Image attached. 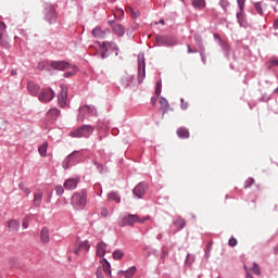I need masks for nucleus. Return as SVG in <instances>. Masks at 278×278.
Segmentation results:
<instances>
[{"label":"nucleus","instance_id":"nucleus-61","mask_svg":"<svg viewBox=\"0 0 278 278\" xmlns=\"http://www.w3.org/2000/svg\"><path fill=\"white\" fill-rule=\"evenodd\" d=\"M101 58H102V59H104V58H105V52H103V53L101 54Z\"/></svg>","mask_w":278,"mask_h":278},{"label":"nucleus","instance_id":"nucleus-57","mask_svg":"<svg viewBox=\"0 0 278 278\" xmlns=\"http://www.w3.org/2000/svg\"><path fill=\"white\" fill-rule=\"evenodd\" d=\"M108 23H109V25L112 26V25H114V20H110Z\"/></svg>","mask_w":278,"mask_h":278},{"label":"nucleus","instance_id":"nucleus-40","mask_svg":"<svg viewBox=\"0 0 278 278\" xmlns=\"http://www.w3.org/2000/svg\"><path fill=\"white\" fill-rule=\"evenodd\" d=\"M125 15V11H123V9H117L115 12H114V16L115 18H121Z\"/></svg>","mask_w":278,"mask_h":278},{"label":"nucleus","instance_id":"nucleus-59","mask_svg":"<svg viewBox=\"0 0 278 278\" xmlns=\"http://www.w3.org/2000/svg\"><path fill=\"white\" fill-rule=\"evenodd\" d=\"M157 240H162V233L157 235Z\"/></svg>","mask_w":278,"mask_h":278},{"label":"nucleus","instance_id":"nucleus-27","mask_svg":"<svg viewBox=\"0 0 278 278\" xmlns=\"http://www.w3.org/2000/svg\"><path fill=\"white\" fill-rule=\"evenodd\" d=\"M47 149H49V142H43L39 148L38 152L41 157H47Z\"/></svg>","mask_w":278,"mask_h":278},{"label":"nucleus","instance_id":"nucleus-49","mask_svg":"<svg viewBox=\"0 0 278 278\" xmlns=\"http://www.w3.org/2000/svg\"><path fill=\"white\" fill-rule=\"evenodd\" d=\"M237 3L238 8H242L247 3V0H237Z\"/></svg>","mask_w":278,"mask_h":278},{"label":"nucleus","instance_id":"nucleus-63","mask_svg":"<svg viewBox=\"0 0 278 278\" xmlns=\"http://www.w3.org/2000/svg\"><path fill=\"white\" fill-rule=\"evenodd\" d=\"M215 38H218V35H215Z\"/></svg>","mask_w":278,"mask_h":278},{"label":"nucleus","instance_id":"nucleus-50","mask_svg":"<svg viewBox=\"0 0 278 278\" xmlns=\"http://www.w3.org/2000/svg\"><path fill=\"white\" fill-rule=\"evenodd\" d=\"M181 109L188 110V102H185L184 100H181Z\"/></svg>","mask_w":278,"mask_h":278},{"label":"nucleus","instance_id":"nucleus-48","mask_svg":"<svg viewBox=\"0 0 278 278\" xmlns=\"http://www.w3.org/2000/svg\"><path fill=\"white\" fill-rule=\"evenodd\" d=\"M220 5H222V8H224V10H226V8H229V1H227V0H222V1H220Z\"/></svg>","mask_w":278,"mask_h":278},{"label":"nucleus","instance_id":"nucleus-52","mask_svg":"<svg viewBox=\"0 0 278 278\" xmlns=\"http://www.w3.org/2000/svg\"><path fill=\"white\" fill-rule=\"evenodd\" d=\"M166 255H168V252L165 249H163L161 257H166Z\"/></svg>","mask_w":278,"mask_h":278},{"label":"nucleus","instance_id":"nucleus-41","mask_svg":"<svg viewBox=\"0 0 278 278\" xmlns=\"http://www.w3.org/2000/svg\"><path fill=\"white\" fill-rule=\"evenodd\" d=\"M20 190H23L25 194H31V191L29 190V188H27L23 182L20 184Z\"/></svg>","mask_w":278,"mask_h":278},{"label":"nucleus","instance_id":"nucleus-25","mask_svg":"<svg viewBox=\"0 0 278 278\" xmlns=\"http://www.w3.org/2000/svg\"><path fill=\"white\" fill-rule=\"evenodd\" d=\"M113 31L117 36H125V27L123 25H121V24H115L113 26Z\"/></svg>","mask_w":278,"mask_h":278},{"label":"nucleus","instance_id":"nucleus-44","mask_svg":"<svg viewBox=\"0 0 278 278\" xmlns=\"http://www.w3.org/2000/svg\"><path fill=\"white\" fill-rule=\"evenodd\" d=\"M46 67H47V62L45 61L39 62L37 65L38 71H45Z\"/></svg>","mask_w":278,"mask_h":278},{"label":"nucleus","instance_id":"nucleus-58","mask_svg":"<svg viewBox=\"0 0 278 278\" xmlns=\"http://www.w3.org/2000/svg\"><path fill=\"white\" fill-rule=\"evenodd\" d=\"M11 75H13V76L16 75V71H15V70H12V71H11Z\"/></svg>","mask_w":278,"mask_h":278},{"label":"nucleus","instance_id":"nucleus-42","mask_svg":"<svg viewBox=\"0 0 278 278\" xmlns=\"http://www.w3.org/2000/svg\"><path fill=\"white\" fill-rule=\"evenodd\" d=\"M55 192L59 197H62V194H64V187L62 186H56L55 187Z\"/></svg>","mask_w":278,"mask_h":278},{"label":"nucleus","instance_id":"nucleus-18","mask_svg":"<svg viewBox=\"0 0 278 278\" xmlns=\"http://www.w3.org/2000/svg\"><path fill=\"white\" fill-rule=\"evenodd\" d=\"M101 264L102 266H100V268H102V270L105 273V275H112V266L110 265V262H108V260L102 258L101 260Z\"/></svg>","mask_w":278,"mask_h":278},{"label":"nucleus","instance_id":"nucleus-15","mask_svg":"<svg viewBox=\"0 0 278 278\" xmlns=\"http://www.w3.org/2000/svg\"><path fill=\"white\" fill-rule=\"evenodd\" d=\"M106 249H108V244H105L104 242L97 243L96 255H98V257H105Z\"/></svg>","mask_w":278,"mask_h":278},{"label":"nucleus","instance_id":"nucleus-14","mask_svg":"<svg viewBox=\"0 0 278 278\" xmlns=\"http://www.w3.org/2000/svg\"><path fill=\"white\" fill-rule=\"evenodd\" d=\"M81 251H90V243L88 241H81L78 247L74 249L75 255H79Z\"/></svg>","mask_w":278,"mask_h":278},{"label":"nucleus","instance_id":"nucleus-43","mask_svg":"<svg viewBox=\"0 0 278 278\" xmlns=\"http://www.w3.org/2000/svg\"><path fill=\"white\" fill-rule=\"evenodd\" d=\"M253 184H255V180L253 178H249L247 181H245V185H244V188H251V186H253Z\"/></svg>","mask_w":278,"mask_h":278},{"label":"nucleus","instance_id":"nucleus-20","mask_svg":"<svg viewBox=\"0 0 278 278\" xmlns=\"http://www.w3.org/2000/svg\"><path fill=\"white\" fill-rule=\"evenodd\" d=\"M40 240L43 244H49V228H42L40 233Z\"/></svg>","mask_w":278,"mask_h":278},{"label":"nucleus","instance_id":"nucleus-1","mask_svg":"<svg viewBox=\"0 0 278 278\" xmlns=\"http://www.w3.org/2000/svg\"><path fill=\"white\" fill-rule=\"evenodd\" d=\"M147 220H149V217L140 218L138 215L127 214V215L122 216L118 219V225H119V227H127V226L134 227V225H136V223L144 224V223H147Z\"/></svg>","mask_w":278,"mask_h":278},{"label":"nucleus","instance_id":"nucleus-13","mask_svg":"<svg viewBox=\"0 0 278 278\" xmlns=\"http://www.w3.org/2000/svg\"><path fill=\"white\" fill-rule=\"evenodd\" d=\"M77 184H79V178H68L64 181L65 190H75L77 188Z\"/></svg>","mask_w":278,"mask_h":278},{"label":"nucleus","instance_id":"nucleus-62","mask_svg":"<svg viewBox=\"0 0 278 278\" xmlns=\"http://www.w3.org/2000/svg\"><path fill=\"white\" fill-rule=\"evenodd\" d=\"M189 53H192V50H190V48H189Z\"/></svg>","mask_w":278,"mask_h":278},{"label":"nucleus","instance_id":"nucleus-31","mask_svg":"<svg viewBox=\"0 0 278 278\" xmlns=\"http://www.w3.org/2000/svg\"><path fill=\"white\" fill-rule=\"evenodd\" d=\"M134 81V77L131 76H123L122 84L125 86V88H129L131 86V83Z\"/></svg>","mask_w":278,"mask_h":278},{"label":"nucleus","instance_id":"nucleus-26","mask_svg":"<svg viewBox=\"0 0 278 278\" xmlns=\"http://www.w3.org/2000/svg\"><path fill=\"white\" fill-rule=\"evenodd\" d=\"M156 41L159 45H167V46L173 45V40H170V38L166 36L157 37Z\"/></svg>","mask_w":278,"mask_h":278},{"label":"nucleus","instance_id":"nucleus-29","mask_svg":"<svg viewBox=\"0 0 278 278\" xmlns=\"http://www.w3.org/2000/svg\"><path fill=\"white\" fill-rule=\"evenodd\" d=\"M92 36H94V38H105V31H103L101 27H96L92 30Z\"/></svg>","mask_w":278,"mask_h":278},{"label":"nucleus","instance_id":"nucleus-35","mask_svg":"<svg viewBox=\"0 0 278 278\" xmlns=\"http://www.w3.org/2000/svg\"><path fill=\"white\" fill-rule=\"evenodd\" d=\"M176 226L178 229H184V227H186V220L181 217H178L176 220Z\"/></svg>","mask_w":278,"mask_h":278},{"label":"nucleus","instance_id":"nucleus-33","mask_svg":"<svg viewBox=\"0 0 278 278\" xmlns=\"http://www.w3.org/2000/svg\"><path fill=\"white\" fill-rule=\"evenodd\" d=\"M126 12L130 13L131 18H138L140 16V11H134L131 7H127Z\"/></svg>","mask_w":278,"mask_h":278},{"label":"nucleus","instance_id":"nucleus-32","mask_svg":"<svg viewBox=\"0 0 278 278\" xmlns=\"http://www.w3.org/2000/svg\"><path fill=\"white\" fill-rule=\"evenodd\" d=\"M123 257H125V252L122 250H115L113 252V260H123Z\"/></svg>","mask_w":278,"mask_h":278},{"label":"nucleus","instance_id":"nucleus-5","mask_svg":"<svg viewBox=\"0 0 278 278\" xmlns=\"http://www.w3.org/2000/svg\"><path fill=\"white\" fill-rule=\"evenodd\" d=\"M147 190H149V186L146 182H139L132 190V193L138 199H142L144 194H147Z\"/></svg>","mask_w":278,"mask_h":278},{"label":"nucleus","instance_id":"nucleus-37","mask_svg":"<svg viewBox=\"0 0 278 278\" xmlns=\"http://www.w3.org/2000/svg\"><path fill=\"white\" fill-rule=\"evenodd\" d=\"M252 273H254V275H262V270L260 269V265H257V263H253V267H252Z\"/></svg>","mask_w":278,"mask_h":278},{"label":"nucleus","instance_id":"nucleus-9","mask_svg":"<svg viewBox=\"0 0 278 278\" xmlns=\"http://www.w3.org/2000/svg\"><path fill=\"white\" fill-rule=\"evenodd\" d=\"M68 99V90L61 86V92L58 96V102L60 108H64L66 105V100Z\"/></svg>","mask_w":278,"mask_h":278},{"label":"nucleus","instance_id":"nucleus-56","mask_svg":"<svg viewBox=\"0 0 278 278\" xmlns=\"http://www.w3.org/2000/svg\"><path fill=\"white\" fill-rule=\"evenodd\" d=\"M271 64H274L275 66H278V60H273Z\"/></svg>","mask_w":278,"mask_h":278},{"label":"nucleus","instance_id":"nucleus-47","mask_svg":"<svg viewBox=\"0 0 278 278\" xmlns=\"http://www.w3.org/2000/svg\"><path fill=\"white\" fill-rule=\"evenodd\" d=\"M108 215H109V211L105 207H102L101 216H103V218H108Z\"/></svg>","mask_w":278,"mask_h":278},{"label":"nucleus","instance_id":"nucleus-46","mask_svg":"<svg viewBox=\"0 0 278 278\" xmlns=\"http://www.w3.org/2000/svg\"><path fill=\"white\" fill-rule=\"evenodd\" d=\"M229 247H237L238 240L236 238H230L228 242Z\"/></svg>","mask_w":278,"mask_h":278},{"label":"nucleus","instance_id":"nucleus-17","mask_svg":"<svg viewBox=\"0 0 278 278\" xmlns=\"http://www.w3.org/2000/svg\"><path fill=\"white\" fill-rule=\"evenodd\" d=\"M0 45L2 47H8V45H10V37L5 34L3 27L0 28Z\"/></svg>","mask_w":278,"mask_h":278},{"label":"nucleus","instance_id":"nucleus-60","mask_svg":"<svg viewBox=\"0 0 278 278\" xmlns=\"http://www.w3.org/2000/svg\"><path fill=\"white\" fill-rule=\"evenodd\" d=\"M161 25H164V20H160L159 22Z\"/></svg>","mask_w":278,"mask_h":278},{"label":"nucleus","instance_id":"nucleus-2","mask_svg":"<svg viewBox=\"0 0 278 278\" xmlns=\"http://www.w3.org/2000/svg\"><path fill=\"white\" fill-rule=\"evenodd\" d=\"M88 201V191L83 189L81 192H75L72 195V205L76 207V210H84L86 207V203Z\"/></svg>","mask_w":278,"mask_h":278},{"label":"nucleus","instance_id":"nucleus-23","mask_svg":"<svg viewBox=\"0 0 278 278\" xmlns=\"http://www.w3.org/2000/svg\"><path fill=\"white\" fill-rule=\"evenodd\" d=\"M191 4L195 10H204L205 0H191Z\"/></svg>","mask_w":278,"mask_h":278},{"label":"nucleus","instance_id":"nucleus-54","mask_svg":"<svg viewBox=\"0 0 278 278\" xmlns=\"http://www.w3.org/2000/svg\"><path fill=\"white\" fill-rule=\"evenodd\" d=\"M3 27V29H7L8 26H5V23L0 21V28Z\"/></svg>","mask_w":278,"mask_h":278},{"label":"nucleus","instance_id":"nucleus-39","mask_svg":"<svg viewBox=\"0 0 278 278\" xmlns=\"http://www.w3.org/2000/svg\"><path fill=\"white\" fill-rule=\"evenodd\" d=\"M155 94L156 97H160V94H162V81L156 83Z\"/></svg>","mask_w":278,"mask_h":278},{"label":"nucleus","instance_id":"nucleus-51","mask_svg":"<svg viewBox=\"0 0 278 278\" xmlns=\"http://www.w3.org/2000/svg\"><path fill=\"white\" fill-rule=\"evenodd\" d=\"M22 226H23L24 229H27V227H29V224L27 223V219L23 220Z\"/></svg>","mask_w":278,"mask_h":278},{"label":"nucleus","instance_id":"nucleus-4","mask_svg":"<svg viewBox=\"0 0 278 278\" xmlns=\"http://www.w3.org/2000/svg\"><path fill=\"white\" fill-rule=\"evenodd\" d=\"M55 97V92L51 88H47L41 90L39 93V101L41 103H49V101H53V98Z\"/></svg>","mask_w":278,"mask_h":278},{"label":"nucleus","instance_id":"nucleus-55","mask_svg":"<svg viewBox=\"0 0 278 278\" xmlns=\"http://www.w3.org/2000/svg\"><path fill=\"white\" fill-rule=\"evenodd\" d=\"M274 27H275L276 29H278V20H276V21L274 22Z\"/></svg>","mask_w":278,"mask_h":278},{"label":"nucleus","instance_id":"nucleus-8","mask_svg":"<svg viewBox=\"0 0 278 278\" xmlns=\"http://www.w3.org/2000/svg\"><path fill=\"white\" fill-rule=\"evenodd\" d=\"M144 77H147V70L144 65V60L139 61L138 63V81L142 84L144 81Z\"/></svg>","mask_w":278,"mask_h":278},{"label":"nucleus","instance_id":"nucleus-64","mask_svg":"<svg viewBox=\"0 0 278 278\" xmlns=\"http://www.w3.org/2000/svg\"><path fill=\"white\" fill-rule=\"evenodd\" d=\"M276 92L278 93V88L276 89Z\"/></svg>","mask_w":278,"mask_h":278},{"label":"nucleus","instance_id":"nucleus-24","mask_svg":"<svg viewBox=\"0 0 278 278\" xmlns=\"http://www.w3.org/2000/svg\"><path fill=\"white\" fill-rule=\"evenodd\" d=\"M177 136L178 138H190V131L188 128L181 127L177 129Z\"/></svg>","mask_w":278,"mask_h":278},{"label":"nucleus","instance_id":"nucleus-36","mask_svg":"<svg viewBox=\"0 0 278 278\" xmlns=\"http://www.w3.org/2000/svg\"><path fill=\"white\" fill-rule=\"evenodd\" d=\"M160 104H161V110H164V112H166L168 108V100L165 98H161Z\"/></svg>","mask_w":278,"mask_h":278},{"label":"nucleus","instance_id":"nucleus-34","mask_svg":"<svg viewBox=\"0 0 278 278\" xmlns=\"http://www.w3.org/2000/svg\"><path fill=\"white\" fill-rule=\"evenodd\" d=\"M70 68L72 70V72H66L64 74V77H73V75H75L77 73V66L70 65Z\"/></svg>","mask_w":278,"mask_h":278},{"label":"nucleus","instance_id":"nucleus-21","mask_svg":"<svg viewBox=\"0 0 278 278\" xmlns=\"http://www.w3.org/2000/svg\"><path fill=\"white\" fill-rule=\"evenodd\" d=\"M8 227L11 231H18L21 228V223H18L16 219H11L8 222Z\"/></svg>","mask_w":278,"mask_h":278},{"label":"nucleus","instance_id":"nucleus-12","mask_svg":"<svg viewBox=\"0 0 278 278\" xmlns=\"http://www.w3.org/2000/svg\"><path fill=\"white\" fill-rule=\"evenodd\" d=\"M27 90L31 97H38V92H40V86L37 85L36 83L29 80L27 83Z\"/></svg>","mask_w":278,"mask_h":278},{"label":"nucleus","instance_id":"nucleus-28","mask_svg":"<svg viewBox=\"0 0 278 278\" xmlns=\"http://www.w3.org/2000/svg\"><path fill=\"white\" fill-rule=\"evenodd\" d=\"M109 201H115V203H121V195H118V192L113 191L108 194Z\"/></svg>","mask_w":278,"mask_h":278},{"label":"nucleus","instance_id":"nucleus-10","mask_svg":"<svg viewBox=\"0 0 278 278\" xmlns=\"http://www.w3.org/2000/svg\"><path fill=\"white\" fill-rule=\"evenodd\" d=\"M244 5L245 4H243V7H239V12L237 13V20L241 27H247L248 25L247 15L244 14Z\"/></svg>","mask_w":278,"mask_h":278},{"label":"nucleus","instance_id":"nucleus-3","mask_svg":"<svg viewBox=\"0 0 278 278\" xmlns=\"http://www.w3.org/2000/svg\"><path fill=\"white\" fill-rule=\"evenodd\" d=\"M94 134V126L83 125L74 131L70 132L71 138H90Z\"/></svg>","mask_w":278,"mask_h":278},{"label":"nucleus","instance_id":"nucleus-38","mask_svg":"<svg viewBox=\"0 0 278 278\" xmlns=\"http://www.w3.org/2000/svg\"><path fill=\"white\" fill-rule=\"evenodd\" d=\"M136 266H132L130 269H128L127 271H126V277L125 278H131V277H134V275H136Z\"/></svg>","mask_w":278,"mask_h":278},{"label":"nucleus","instance_id":"nucleus-53","mask_svg":"<svg viewBox=\"0 0 278 278\" xmlns=\"http://www.w3.org/2000/svg\"><path fill=\"white\" fill-rule=\"evenodd\" d=\"M152 105H155L157 103V96L151 99Z\"/></svg>","mask_w":278,"mask_h":278},{"label":"nucleus","instance_id":"nucleus-30","mask_svg":"<svg viewBox=\"0 0 278 278\" xmlns=\"http://www.w3.org/2000/svg\"><path fill=\"white\" fill-rule=\"evenodd\" d=\"M254 10L260 14V16H264V4H262V2H255Z\"/></svg>","mask_w":278,"mask_h":278},{"label":"nucleus","instance_id":"nucleus-16","mask_svg":"<svg viewBox=\"0 0 278 278\" xmlns=\"http://www.w3.org/2000/svg\"><path fill=\"white\" fill-rule=\"evenodd\" d=\"M42 197H45V193H42V191H37L34 193V207H40V205H42Z\"/></svg>","mask_w":278,"mask_h":278},{"label":"nucleus","instance_id":"nucleus-7","mask_svg":"<svg viewBox=\"0 0 278 278\" xmlns=\"http://www.w3.org/2000/svg\"><path fill=\"white\" fill-rule=\"evenodd\" d=\"M79 114L77 117L78 123H84V121L86 119V114H88V112L93 113L94 109L90 108L89 105H84L79 108Z\"/></svg>","mask_w":278,"mask_h":278},{"label":"nucleus","instance_id":"nucleus-22","mask_svg":"<svg viewBox=\"0 0 278 278\" xmlns=\"http://www.w3.org/2000/svg\"><path fill=\"white\" fill-rule=\"evenodd\" d=\"M76 154L77 152H73L63 161L62 166L65 170H67V168H71V161L73 160V157H75Z\"/></svg>","mask_w":278,"mask_h":278},{"label":"nucleus","instance_id":"nucleus-11","mask_svg":"<svg viewBox=\"0 0 278 278\" xmlns=\"http://www.w3.org/2000/svg\"><path fill=\"white\" fill-rule=\"evenodd\" d=\"M46 18L50 25H53L55 23V20L58 18V15L55 14V9L53 7H49L46 9Z\"/></svg>","mask_w":278,"mask_h":278},{"label":"nucleus","instance_id":"nucleus-45","mask_svg":"<svg viewBox=\"0 0 278 278\" xmlns=\"http://www.w3.org/2000/svg\"><path fill=\"white\" fill-rule=\"evenodd\" d=\"M103 273H104L103 268L98 267V269L96 271V277L97 278H104Z\"/></svg>","mask_w":278,"mask_h":278},{"label":"nucleus","instance_id":"nucleus-19","mask_svg":"<svg viewBox=\"0 0 278 278\" xmlns=\"http://www.w3.org/2000/svg\"><path fill=\"white\" fill-rule=\"evenodd\" d=\"M58 116H60V110L51 109L47 113V117L49 121H58Z\"/></svg>","mask_w":278,"mask_h":278},{"label":"nucleus","instance_id":"nucleus-6","mask_svg":"<svg viewBox=\"0 0 278 278\" xmlns=\"http://www.w3.org/2000/svg\"><path fill=\"white\" fill-rule=\"evenodd\" d=\"M50 66L54 71H67V68H71V64L66 61H52Z\"/></svg>","mask_w":278,"mask_h":278}]
</instances>
